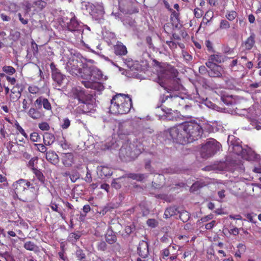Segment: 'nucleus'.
Masks as SVG:
<instances>
[{"label":"nucleus","mask_w":261,"mask_h":261,"mask_svg":"<svg viewBox=\"0 0 261 261\" xmlns=\"http://www.w3.org/2000/svg\"><path fill=\"white\" fill-rule=\"evenodd\" d=\"M132 107V100L128 94H117L111 100L110 111L114 114H125Z\"/></svg>","instance_id":"obj_2"},{"label":"nucleus","mask_w":261,"mask_h":261,"mask_svg":"<svg viewBox=\"0 0 261 261\" xmlns=\"http://www.w3.org/2000/svg\"><path fill=\"white\" fill-rule=\"evenodd\" d=\"M5 258L6 261H15L13 256L8 253L5 254Z\"/></svg>","instance_id":"obj_64"},{"label":"nucleus","mask_w":261,"mask_h":261,"mask_svg":"<svg viewBox=\"0 0 261 261\" xmlns=\"http://www.w3.org/2000/svg\"><path fill=\"white\" fill-rule=\"evenodd\" d=\"M38 161V158L37 157H34L32 158L28 162V166L29 167L31 168L32 170H33V168H34V166L35 164H37Z\"/></svg>","instance_id":"obj_50"},{"label":"nucleus","mask_w":261,"mask_h":261,"mask_svg":"<svg viewBox=\"0 0 261 261\" xmlns=\"http://www.w3.org/2000/svg\"><path fill=\"white\" fill-rule=\"evenodd\" d=\"M168 134L174 142L181 144L187 143L184 123L170 128L168 130Z\"/></svg>","instance_id":"obj_5"},{"label":"nucleus","mask_w":261,"mask_h":261,"mask_svg":"<svg viewBox=\"0 0 261 261\" xmlns=\"http://www.w3.org/2000/svg\"><path fill=\"white\" fill-rule=\"evenodd\" d=\"M98 172L101 176H108L112 174L111 170L106 166H100L97 168Z\"/></svg>","instance_id":"obj_28"},{"label":"nucleus","mask_w":261,"mask_h":261,"mask_svg":"<svg viewBox=\"0 0 261 261\" xmlns=\"http://www.w3.org/2000/svg\"><path fill=\"white\" fill-rule=\"evenodd\" d=\"M38 127L42 130H48L50 128L49 124L46 122L39 123Z\"/></svg>","instance_id":"obj_49"},{"label":"nucleus","mask_w":261,"mask_h":261,"mask_svg":"<svg viewBox=\"0 0 261 261\" xmlns=\"http://www.w3.org/2000/svg\"><path fill=\"white\" fill-rule=\"evenodd\" d=\"M81 63L77 59H70L67 63V70L72 75H80L83 74L80 67Z\"/></svg>","instance_id":"obj_9"},{"label":"nucleus","mask_w":261,"mask_h":261,"mask_svg":"<svg viewBox=\"0 0 261 261\" xmlns=\"http://www.w3.org/2000/svg\"><path fill=\"white\" fill-rule=\"evenodd\" d=\"M45 158L48 162L55 165H57L60 161L58 154L52 150L46 152Z\"/></svg>","instance_id":"obj_17"},{"label":"nucleus","mask_w":261,"mask_h":261,"mask_svg":"<svg viewBox=\"0 0 261 261\" xmlns=\"http://www.w3.org/2000/svg\"><path fill=\"white\" fill-rule=\"evenodd\" d=\"M171 13L170 16V20L172 22H177L179 20V13L176 12L175 11L172 9V11H170Z\"/></svg>","instance_id":"obj_42"},{"label":"nucleus","mask_w":261,"mask_h":261,"mask_svg":"<svg viewBox=\"0 0 261 261\" xmlns=\"http://www.w3.org/2000/svg\"><path fill=\"white\" fill-rule=\"evenodd\" d=\"M194 15L196 18H200L202 15V11L199 8H196L194 9Z\"/></svg>","instance_id":"obj_58"},{"label":"nucleus","mask_w":261,"mask_h":261,"mask_svg":"<svg viewBox=\"0 0 261 261\" xmlns=\"http://www.w3.org/2000/svg\"><path fill=\"white\" fill-rule=\"evenodd\" d=\"M16 88L13 87L11 89V93L13 94H15V95H10V97L13 100H17L19 98H20L21 96V93L22 91V89H21L20 90L18 89V90H16Z\"/></svg>","instance_id":"obj_34"},{"label":"nucleus","mask_w":261,"mask_h":261,"mask_svg":"<svg viewBox=\"0 0 261 261\" xmlns=\"http://www.w3.org/2000/svg\"><path fill=\"white\" fill-rule=\"evenodd\" d=\"M216 222L215 220L212 221L211 222L207 223L205 226V228L206 229L210 230L211 229L214 227V226L216 225Z\"/></svg>","instance_id":"obj_57"},{"label":"nucleus","mask_w":261,"mask_h":261,"mask_svg":"<svg viewBox=\"0 0 261 261\" xmlns=\"http://www.w3.org/2000/svg\"><path fill=\"white\" fill-rule=\"evenodd\" d=\"M35 146H37L38 150L42 153L46 152L47 148L45 146V145L42 144H35Z\"/></svg>","instance_id":"obj_52"},{"label":"nucleus","mask_w":261,"mask_h":261,"mask_svg":"<svg viewBox=\"0 0 261 261\" xmlns=\"http://www.w3.org/2000/svg\"><path fill=\"white\" fill-rule=\"evenodd\" d=\"M24 248L27 250L37 251L38 247L31 241L26 242L23 246Z\"/></svg>","instance_id":"obj_31"},{"label":"nucleus","mask_w":261,"mask_h":261,"mask_svg":"<svg viewBox=\"0 0 261 261\" xmlns=\"http://www.w3.org/2000/svg\"><path fill=\"white\" fill-rule=\"evenodd\" d=\"M82 105L79 107V111L82 112L83 113H86L90 112L89 107L91 106L90 105L89 100H88V102H81Z\"/></svg>","instance_id":"obj_35"},{"label":"nucleus","mask_w":261,"mask_h":261,"mask_svg":"<svg viewBox=\"0 0 261 261\" xmlns=\"http://www.w3.org/2000/svg\"><path fill=\"white\" fill-rule=\"evenodd\" d=\"M33 173L35 174L37 179L41 182H43L44 180V177L42 173L36 168L33 169Z\"/></svg>","instance_id":"obj_40"},{"label":"nucleus","mask_w":261,"mask_h":261,"mask_svg":"<svg viewBox=\"0 0 261 261\" xmlns=\"http://www.w3.org/2000/svg\"><path fill=\"white\" fill-rule=\"evenodd\" d=\"M161 101L162 103H164L163 107L167 108L169 111L172 110L171 108H176L178 106L185 104V99L177 95H163Z\"/></svg>","instance_id":"obj_7"},{"label":"nucleus","mask_w":261,"mask_h":261,"mask_svg":"<svg viewBox=\"0 0 261 261\" xmlns=\"http://www.w3.org/2000/svg\"><path fill=\"white\" fill-rule=\"evenodd\" d=\"M187 143H192L201 138L203 134L202 127L195 121L184 123Z\"/></svg>","instance_id":"obj_4"},{"label":"nucleus","mask_w":261,"mask_h":261,"mask_svg":"<svg viewBox=\"0 0 261 261\" xmlns=\"http://www.w3.org/2000/svg\"><path fill=\"white\" fill-rule=\"evenodd\" d=\"M41 139L38 133L34 132L30 135V140L33 142H38Z\"/></svg>","instance_id":"obj_48"},{"label":"nucleus","mask_w":261,"mask_h":261,"mask_svg":"<svg viewBox=\"0 0 261 261\" xmlns=\"http://www.w3.org/2000/svg\"><path fill=\"white\" fill-rule=\"evenodd\" d=\"M63 121V123L61 125L62 128L67 129L70 125V121L68 118H64Z\"/></svg>","instance_id":"obj_54"},{"label":"nucleus","mask_w":261,"mask_h":261,"mask_svg":"<svg viewBox=\"0 0 261 261\" xmlns=\"http://www.w3.org/2000/svg\"><path fill=\"white\" fill-rule=\"evenodd\" d=\"M255 35L252 33L250 36L243 43V47L246 50H250L255 44Z\"/></svg>","instance_id":"obj_21"},{"label":"nucleus","mask_w":261,"mask_h":261,"mask_svg":"<svg viewBox=\"0 0 261 261\" xmlns=\"http://www.w3.org/2000/svg\"><path fill=\"white\" fill-rule=\"evenodd\" d=\"M135 229L133 226H127L125 228V231L127 234H130Z\"/></svg>","instance_id":"obj_62"},{"label":"nucleus","mask_w":261,"mask_h":261,"mask_svg":"<svg viewBox=\"0 0 261 261\" xmlns=\"http://www.w3.org/2000/svg\"><path fill=\"white\" fill-rule=\"evenodd\" d=\"M131 125L127 122H121L119 124L118 135L120 138H123L124 136L128 135L131 132Z\"/></svg>","instance_id":"obj_14"},{"label":"nucleus","mask_w":261,"mask_h":261,"mask_svg":"<svg viewBox=\"0 0 261 261\" xmlns=\"http://www.w3.org/2000/svg\"><path fill=\"white\" fill-rule=\"evenodd\" d=\"M131 5L129 0H119L118 6L120 11L123 13H126L129 11V8Z\"/></svg>","instance_id":"obj_23"},{"label":"nucleus","mask_w":261,"mask_h":261,"mask_svg":"<svg viewBox=\"0 0 261 261\" xmlns=\"http://www.w3.org/2000/svg\"><path fill=\"white\" fill-rule=\"evenodd\" d=\"M237 248L239 251L244 253L246 250V246L245 245L240 243L237 246Z\"/></svg>","instance_id":"obj_61"},{"label":"nucleus","mask_w":261,"mask_h":261,"mask_svg":"<svg viewBox=\"0 0 261 261\" xmlns=\"http://www.w3.org/2000/svg\"><path fill=\"white\" fill-rule=\"evenodd\" d=\"M167 118L168 120L172 121H178L180 119V117L177 113V111L176 112H174V113H168Z\"/></svg>","instance_id":"obj_33"},{"label":"nucleus","mask_w":261,"mask_h":261,"mask_svg":"<svg viewBox=\"0 0 261 261\" xmlns=\"http://www.w3.org/2000/svg\"><path fill=\"white\" fill-rule=\"evenodd\" d=\"M147 177V175L145 174L130 173L128 175V177L140 181H142Z\"/></svg>","instance_id":"obj_32"},{"label":"nucleus","mask_w":261,"mask_h":261,"mask_svg":"<svg viewBox=\"0 0 261 261\" xmlns=\"http://www.w3.org/2000/svg\"><path fill=\"white\" fill-rule=\"evenodd\" d=\"M165 74L168 76L169 78H172L174 81H176L177 84L174 86L170 87V90L178 91L179 90L180 85L178 84V79L177 76L178 74V72L176 69L173 67H170L168 68L165 71Z\"/></svg>","instance_id":"obj_12"},{"label":"nucleus","mask_w":261,"mask_h":261,"mask_svg":"<svg viewBox=\"0 0 261 261\" xmlns=\"http://www.w3.org/2000/svg\"><path fill=\"white\" fill-rule=\"evenodd\" d=\"M206 66L210 69V70L212 69L213 68H214L215 66H217V65L215 64L212 61L210 60V58H208V61L206 63Z\"/></svg>","instance_id":"obj_59"},{"label":"nucleus","mask_w":261,"mask_h":261,"mask_svg":"<svg viewBox=\"0 0 261 261\" xmlns=\"http://www.w3.org/2000/svg\"><path fill=\"white\" fill-rule=\"evenodd\" d=\"M114 50L116 55L120 56L125 55L127 53L126 46L121 42H118L114 46Z\"/></svg>","instance_id":"obj_24"},{"label":"nucleus","mask_w":261,"mask_h":261,"mask_svg":"<svg viewBox=\"0 0 261 261\" xmlns=\"http://www.w3.org/2000/svg\"><path fill=\"white\" fill-rule=\"evenodd\" d=\"M75 256L78 260L86 258V254L84 252V251L79 247H77L75 251Z\"/></svg>","instance_id":"obj_39"},{"label":"nucleus","mask_w":261,"mask_h":261,"mask_svg":"<svg viewBox=\"0 0 261 261\" xmlns=\"http://www.w3.org/2000/svg\"><path fill=\"white\" fill-rule=\"evenodd\" d=\"M97 248L99 250L105 251L107 249V244L106 242L104 241L100 242L97 245Z\"/></svg>","instance_id":"obj_53"},{"label":"nucleus","mask_w":261,"mask_h":261,"mask_svg":"<svg viewBox=\"0 0 261 261\" xmlns=\"http://www.w3.org/2000/svg\"><path fill=\"white\" fill-rule=\"evenodd\" d=\"M220 147L221 144L216 140L209 139L201 147V156L204 159L211 158L220 150Z\"/></svg>","instance_id":"obj_6"},{"label":"nucleus","mask_w":261,"mask_h":261,"mask_svg":"<svg viewBox=\"0 0 261 261\" xmlns=\"http://www.w3.org/2000/svg\"><path fill=\"white\" fill-rule=\"evenodd\" d=\"M226 18L229 21L233 20L237 16V13L234 11H228L225 15Z\"/></svg>","instance_id":"obj_41"},{"label":"nucleus","mask_w":261,"mask_h":261,"mask_svg":"<svg viewBox=\"0 0 261 261\" xmlns=\"http://www.w3.org/2000/svg\"><path fill=\"white\" fill-rule=\"evenodd\" d=\"M223 72V68L221 66L217 65L208 71V74L210 77H220L222 76Z\"/></svg>","instance_id":"obj_20"},{"label":"nucleus","mask_w":261,"mask_h":261,"mask_svg":"<svg viewBox=\"0 0 261 261\" xmlns=\"http://www.w3.org/2000/svg\"><path fill=\"white\" fill-rule=\"evenodd\" d=\"M147 224L151 227H155L158 225V222L155 219H150L147 221Z\"/></svg>","instance_id":"obj_51"},{"label":"nucleus","mask_w":261,"mask_h":261,"mask_svg":"<svg viewBox=\"0 0 261 261\" xmlns=\"http://www.w3.org/2000/svg\"><path fill=\"white\" fill-rule=\"evenodd\" d=\"M81 77L83 79L82 83L85 87L98 91L103 90V86L100 83L95 81L97 79H102L101 71L95 66H88V64L84 66Z\"/></svg>","instance_id":"obj_1"},{"label":"nucleus","mask_w":261,"mask_h":261,"mask_svg":"<svg viewBox=\"0 0 261 261\" xmlns=\"http://www.w3.org/2000/svg\"><path fill=\"white\" fill-rule=\"evenodd\" d=\"M3 70L4 72H5L6 73H8L10 75H12L16 71L14 68H13L12 66H4L3 67Z\"/></svg>","instance_id":"obj_44"},{"label":"nucleus","mask_w":261,"mask_h":261,"mask_svg":"<svg viewBox=\"0 0 261 261\" xmlns=\"http://www.w3.org/2000/svg\"><path fill=\"white\" fill-rule=\"evenodd\" d=\"M213 218V215L212 214H210L201 218L200 221H201L202 222H205L212 219Z\"/></svg>","instance_id":"obj_60"},{"label":"nucleus","mask_w":261,"mask_h":261,"mask_svg":"<svg viewBox=\"0 0 261 261\" xmlns=\"http://www.w3.org/2000/svg\"><path fill=\"white\" fill-rule=\"evenodd\" d=\"M8 10L12 13H16L17 12L19 9V6H18L15 3H10L8 7Z\"/></svg>","instance_id":"obj_46"},{"label":"nucleus","mask_w":261,"mask_h":261,"mask_svg":"<svg viewBox=\"0 0 261 261\" xmlns=\"http://www.w3.org/2000/svg\"><path fill=\"white\" fill-rule=\"evenodd\" d=\"M85 180L88 183H90L92 180L91 173L90 172V170L88 168L86 175L85 177Z\"/></svg>","instance_id":"obj_55"},{"label":"nucleus","mask_w":261,"mask_h":261,"mask_svg":"<svg viewBox=\"0 0 261 261\" xmlns=\"http://www.w3.org/2000/svg\"><path fill=\"white\" fill-rule=\"evenodd\" d=\"M73 94L75 98L81 102H88V100H90L91 98V96L86 94L85 91L81 87L76 88L73 90Z\"/></svg>","instance_id":"obj_13"},{"label":"nucleus","mask_w":261,"mask_h":261,"mask_svg":"<svg viewBox=\"0 0 261 261\" xmlns=\"http://www.w3.org/2000/svg\"><path fill=\"white\" fill-rule=\"evenodd\" d=\"M79 23L75 17L70 19L69 23H68V29L70 31H75L79 30Z\"/></svg>","instance_id":"obj_29"},{"label":"nucleus","mask_w":261,"mask_h":261,"mask_svg":"<svg viewBox=\"0 0 261 261\" xmlns=\"http://www.w3.org/2000/svg\"><path fill=\"white\" fill-rule=\"evenodd\" d=\"M213 16L214 13L212 11H207L203 18V22L207 24V23L212 20Z\"/></svg>","instance_id":"obj_37"},{"label":"nucleus","mask_w":261,"mask_h":261,"mask_svg":"<svg viewBox=\"0 0 261 261\" xmlns=\"http://www.w3.org/2000/svg\"><path fill=\"white\" fill-rule=\"evenodd\" d=\"M232 151L234 153L241 155L242 158L247 160L252 159L251 157L250 156V155L252 153L251 150H247L246 149L243 148L242 146L238 144H232Z\"/></svg>","instance_id":"obj_10"},{"label":"nucleus","mask_w":261,"mask_h":261,"mask_svg":"<svg viewBox=\"0 0 261 261\" xmlns=\"http://www.w3.org/2000/svg\"><path fill=\"white\" fill-rule=\"evenodd\" d=\"M34 4L40 10H42L46 6V3L42 0H37L34 2Z\"/></svg>","instance_id":"obj_45"},{"label":"nucleus","mask_w":261,"mask_h":261,"mask_svg":"<svg viewBox=\"0 0 261 261\" xmlns=\"http://www.w3.org/2000/svg\"><path fill=\"white\" fill-rule=\"evenodd\" d=\"M230 28V24L226 20L223 19L221 20L220 23V28L221 29H228Z\"/></svg>","instance_id":"obj_47"},{"label":"nucleus","mask_w":261,"mask_h":261,"mask_svg":"<svg viewBox=\"0 0 261 261\" xmlns=\"http://www.w3.org/2000/svg\"><path fill=\"white\" fill-rule=\"evenodd\" d=\"M34 105L36 107H38L39 108L41 105H43L44 109L46 110H51V106L47 98H44L43 97H39L37 98L35 102Z\"/></svg>","instance_id":"obj_16"},{"label":"nucleus","mask_w":261,"mask_h":261,"mask_svg":"<svg viewBox=\"0 0 261 261\" xmlns=\"http://www.w3.org/2000/svg\"><path fill=\"white\" fill-rule=\"evenodd\" d=\"M179 214V217L180 219L184 222H187L190 218V214L186 211H182L178 213Z\"/></svg>","instance_id":"obj_36"},{"label":"nucleus","mask_w":261,"mask_h":261,"mask_svg":"<svg viewBox=\"0 0 261 261\" xmlns=\"http://www.w3.org/2000/svg\"><path fill=\"white\" fill-rule=\"evenodd\" d=\"M106 241L108 243L113 244L117 241L116 236L114 234H107L106 236Z\"/></svg>","instance_id":"obj_43"},{"label":"nucleus","mask_w":261,"mask_h":261,"mask_svg":"<svg viewBox=\"0 0 261 261\" xmlns=\"http://www.w3.org/2000/svg\"><path fill=\"white\" fill-rule=\"evenodd\" d=\"M69 237L70 239H74L75 241H77L78 239H80V238L81 237V236L79 234H78V233H71L69 234Z\"/></svg>","instance_id":"obj_63"},{"label":"nucleus","mask_w":261,"mask_h":261,"mask_svg":"<svg viewBox=\"0 0 261 261\" xmlns=\"http://www.w3.org/2000/svg\"><path fill=\"white\" fill-rule=\"evenodd\" d=\"M137 252L139 255L142 258L148 257L149 254L148 243L144 241H140L137 248Z\"/></svg>","instance_id":"obj_15"},{"label":"nucleus","mask_w":261,"mask_h":261,"mask_svg":"<svg viewBox=\"0 0 261 261\" xmlns=\"http://www.w3.org/2000/svg\"><path fill=\"white\" fill-rule=\"evenodd\" d=\"M206 168H207L208 170L224 171L227 169V166L225 162H220L210 167H206Z\"/></svg>","instance_id":"obj_22"},{"label":"nucleus","mask_w":261,"mask_h":261,"mask_svg":"<svg viewBox=\"0 0 261 261\" xmlns=\"http://www.w3.org/2000/svg\"><path fill=\"white\" fill-rule=\"evenodd\" d=\"M27 114L30 117L34 120L40 119L44 116L42 112L35 108H31Z\"/></svg>","instance_id":"obj_19"},{"label":"nucleus","mask_w":261,"mask_h":261,"mask_svg":"<svg viewBox=\"0 0 261 261\" xmlns=\"http://www.w3.org/2000/svg\"><path fill=\"white\" fill-rule=\"evenodd\" d=\"M51 69L52 78L58 86L60 87L63 84V81L65 79V76L61 73L60 71L56 67L54 64H50Z\"/></svg>","instance_id":"obj_11"},{"label":"nucleus","mask_w":261,"mask_h":261,"mask_svg":"<svg viewBox=\"0 0 261 261\" xmlns=\"http://www.w3.org/2000/svg\"><path fill=\"white\" fill-rule=\"evenodd\" d=\"M178 213H179V211L175 206L168 207L165 211L164 218L166 219L169 218L172 216L176 215Z\"/></svg>","instance_id":"obj_25"},{"label":"nucleus","mask_w":261,"mask_h":261,"mask_svg":"<svg viewBox=\"0 0 261 261\" xmlns=\"http://www.w3.org/2000/svg\"><path fill=\"white\" fill-rule=\"evenodd\" d=\"M50 207L54 211L58 212L63 219L65 220L66 219L65 215L63 213V212L59 210L58 206L57 204L55 203H51Z\"/></svg>","instance_id":"obj_38"},{"label":"nucleus","mask_w":261,"mask_h":261,"mask_svg":"<svg viewBox=\"0 0 261 261\" xmlns=\"http://www.w3.org/2000/svg\"><path fill=\"white\" fill-rule=\"evenodd\" d=\"M206 185V182H205L204 181L202 180H200L199 181L195 182L191 187L190 190L191 192H193L198 190L200 188L205 187Z\"/></svg>","instance_id":"obj_27"},{"label":"nucleus","mask_w":261,"mask_h":261,"mask_svg":"<svg viewBox=\"0 0 261 261\" xmlns=\"http://www.w3.org/2000/svg\"><path fill=\"white\" fill-rule=\"evenodd\" d=\"M144 147L138 141L124 143L119 151L120 158L124 161L136 159L143 150Z\"/></svg>","instance_id":"obj_3"},{"label":"nucleus","mask_w":261,"mask_h":261,"mask_svg":"<svg viewBox=\"0 0 261 261\" xmlns=\"http://www.w3.org/2000/svg\"><path fill=\"white\" fill-rule=\"evenodd\" d=\"M210 60L212 61L215 64H219L224 61V58L220 54H214L209 57Z\"/></svg>","instance_id":"obj_30"},{"label":"nucleus","mask_w":261,"mask_h":261,"mask_svg":"<svg viewBox=\"0 0 261 261\" xmlns=\"http://www.w3.org/2000/svg\"><path fill=\"white\" fill-rule=\"evenodd\" d=\"M31 186L30 181L24 179H20L15 181L12 186V189L14 191L15 194L17 198H18V194H21L23 192L25 191L27 193H31V192L27 188Z\"/></svg>","instance_id":"obj_8"},{"label":"nucleus","mask_w":261,"mask_h":261,"mask_svg":"<svg viewBox=\"0 0 261 261\" xmlns=\"http://www.w3.org/2000/svg\"><path fill=\"white\" fill-rule=\"evenodd\" d=\"M54 135L51 133H45L43 136V143L46 146L51 145L55 141Z\"/></svg>","instance_id":"obj_26"},{"label":"nucleus","mask_w":261,"mask_h":261,"mask_svg":"<svg viewBox=\"0 0 261 261\" xmlns=\"http://www.w3.org/2000/svg\"><path fill=\"white\" fill-rule=\"evenodd\" d=\"M60 145L61 147L65 150H66L69 148V145L68 144V143L63 139V140H61L60 141Z\"/></svg>","instance_id":"obj_56"},{"label":"nucleus","mask_w":261,"mask_h":261,"mask_svg":"<svg viewBox=\"0 0 261 261\" xmlns=\"http://www.w3.org/2000/svg\"><path fill=\"white\" fill-rule=\"evenodd\" d=\"M62 162L65 167H70L73 164V155L72 153H63Z\"/></svg>","instance_id":"obj_18"}]
</instances>
